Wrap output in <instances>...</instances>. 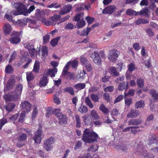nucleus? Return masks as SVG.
Segmentation results:
<instances>
[{"label":"nucleus","mask_w":158,"mask_h":158,"mask_svg":"<svg viewBox=\"0 0 158 158\" xmlns=\"http://www.w3.org/2000/svg\"><path fill=\"white\" fill-rule=\"evenodd\" d=\"M64 29L66 30H72L74 29L73 25L71 23H68L64 26Z\"/></svg>","instance_id":"51"},{"label":"nucleus","mask_w":158,"mask_h":158,"mask_svg":"<svg viewBox=\"0 0 158 158\" xmlns=\"http://www.w3.org/2000/svg\"><path fill=\"white\" fill-rule=\"evenodd\" d=\"M139 114V111L136 110L131 109L129 113H128L127 116L128 118H135Z\"/></svg>","instance_id":"15"},{"label":"nucleus","mask_w":158,"mask_h":158,"mask_svg":"<svg viewBox=\"0 0 158 158\" xmlns=\"http://www.w3.org/2000/svg\"><path fill=\"white\" fill-rule=\"evenodd\" d=\"M54 111L52 110V108L51 107H48L47 110L46 117H48L50 115L54 114Z\"/></svg>","instance_id":"47"},{"label":"nucleus","mask_w":158,"mask_h":158,"mask_svg":"<svg viewBox=\"0 0 158 158\" xmlns=\"http://www.w3.org/2000/svg\"><path fill=\"white\" fill-rule=\"evenodd\" d=\"M119 53V52L115 49L111 50L109 51L108 58L112 62H114L117 60Z\"/></svg>","instance_id":"5"},{"label":"nucleus","mask_w":158,"mask_h":158,"mask_svg":"<svg viewBox=\"0 0 158 158\" xmlns=\"http://www.w3.org/2000/svg\"><path fill=\"white\" fill-rule=\"evenodd\" d=\"M137 84L139 88H143L144 86V81L141 78H139L137 79Z\"/></svg>","instance_id":"44"},{"label":"nucleus","mask_w":158,"mask_h":158,"mask_svg":"<svg viewBox=\"0 0 158 158\" xmlns=\"http://www.w3.org/2000/svg\"><path fill=\"white\" fill-rule=\"evenodd\" d=\"M90 98L92 101L94 102H99V98L96 94H92L90 95Z\"/></svg>","instance_id":"34"},{"label":"nucleus","mask_w":158,"mask_h":158,"mask_svg":"<svg viewBox=\"0 0 158 158\" xmlns=\"http://www.w3.org/2000/svg\"><path fill=\"white\" fill-rule=\"evenodd\" d=\"M23 85L21 84L18 85L16 87L15 92H16L19 95L21 94L22 90Z\"/></svg>","instance_id":"36"},{"label":"nucleus","mask_w":158,"mask_h":158,"mask_svg":"<svg viewBox=\"0 0 158 158\" xmlns=\"http://www.w3.org/2000/svg\"><path fill=\"white\" fill-rule=\"evenodd\" d=\"M70 62V65H71L72 68H75L78 66V61L76 60H73V61H69Z\"/></svg>","instance_id":"52"},{"label":"nucleus","mask_w":158,"mask_h":158,"mask_svg":"<svg viewBox=\"0 0 158 158\" xmlns=\"http://www.w3.org/2000/svg\"><path fill=\"white\" fill-rule=\"evenodd\" d=\"M130 127L131 129V132H132V133L134 134H135L137 131H139L138 130H137V129L139 127L138 126L131 127Z\"/></svg>","instance_id":"60"},{"label":"nucleus","mask_w":158,"mask_h":158,"mask_svg":"<svg viewBox=\"0 0 158 158\" xmlns=\"http://www.w3.org/2000/svg\"><path fill=\"white\" fill-rule=\"evenodd\" d=\"M85 25V22L83 20L78 21V23L76 24V25L78 28L82 27Z\"/></svg>","instance_id":"50"},{"label":"nucleus","mask_w":158,"mask_h":158,"mask_svg":"<svg viewBox=\"0 0 158 158\" xmlns=\"http://www.w3.org/2000/svg\"><path fill=\"white\" fill-rule=\"evenodd\" d=\"M7 121L6 119L2 118L0 120V130L1 129L2 126L7 123Z\"/></svg>","instance_id":"56"},{"label":"nucleus","mask_w":158,"mask_h":158,"mask_svg":"<svg viewBox=\"0 0 158 158\" xmlns=\"http://www.w3.org/2000/svg\"><path fill=\"white\" fill-rule=\"evenodd\" d=\"M56 116L60 120L59 123L60 124H65L67 123V116L64 114H63L61 113H57L55 114Z\"/></svg>","instance_id":"10"},{"label":"nucleus","mask_w":158,"mask_h":158,"mask_svg":"<svg viewBox=\"0 0 158 158\" xmlns=\"http://www.w3.org/2000/svg\"><path fill=\"white\" fill-rule=\"evenodd\" d=\"M26 78L27 82L31 81L34 79L35 78L34 74L31 72H27L26 73Z\"/></svg>","instance_id":"28"},{"label":"nucleus","mask_w":158,"mask_h":158,"mask_svg":"<svg viewBox=\"0 0 158 158\" xmlns=\"http://www.w3.org/2000/svg\"><path fill=\"white\" fill-rule=\"evenodd\" d=\"M3 28L5 34H8L11 31V28L10 25L8 23L4 24Z\"/></svg>","instance_id":"19"},{"label":"nucleus","mask_w":158,"mask_h":158,"mask_svg":"<svg viewBox=\"0 0 158 158\" xmlns=\"http://www.w3.org/2000/svg\"><path fill=\"white\" fill-rule=\"evenodd\" d=\"M42 131L40 130H38L34 133V136L33 139L35 142L38 143H40L41 141V136L42 135Z\"/></svg>","instance_id":"9"},{"label":"nucleus","mask_w":158,"mask_h":158,"mask_svg":"<svg viewBox=\"0 0 158 158\" xmlns=\"http://www.w3.org/2000/svg\"><path fill=\"white\" fill-rule=\"evenodd\" d=\"M64 91L65 92H68L71 95H74V91L73 88L67 87L64 89Z\"/></svg>","instance_id":"41"},{"label":"nucleus","mask_w":158,"mask_h":158,"mask_svg":"<svg viewBox=\"0 0 158 158\" xmlns=\"http://www.w3.org/2000/svg\"><path fill=\"white\" fill-rule=\"evenodd\" d=\"M55 141V139L52 136L47 139L44 142V148L48 151L51 150L53 147L52 144Z\"/></svg>","instance_id":"3"},{"label":"nucleus","mask_w":158,"mask_h":158,"mask_svg":"<svg viewBox=\"0 0 158 158\" xmlns=\"http://www.w3.org/2000/svg\"><path fill=\"white\" fill-rule=\"evenodd\" d=\"M144 146L142 144V142L140 141L137 144L135 147L134 153L138 155H143L145 152H148L145 150Z\"/></svg>","instance_id":"6"},{"label":"nucleus","mask_w":158,"mask_h":158,"mask_svg":"<svg viewBox=\"0 0 158 158\" xmlns=\"http://www.w3.org/2000/svg\"><path fill=\"white\" fill-rule=\"evenodd\" d=\"M90 115L92 116V118H94L95 119H98L99 118L98 115L96 112L94 110H93L91 111Z\"/></svg>","instance_id":"46"},{"label":"nucleus","mask_w":158,"mask_h":158,"mask_svg":"<svg viewBox=\"0 0 158 158\" xmlns=\"http://www.w3.org/2000/svg\"><path fill=\"white\" fill-rule=\"evenodd\" d=\"M109 72L111 74H113L114 76H118L119 73L113 67H110L109 69Z\"/></svg>","instance_id":"26"},{"label":"nucleus","mask_w":158,"mask_h":158,"mask_svg":"<svg viewBox=\"0 0 158 158\" xmlns=\"http://www.w3.org/2000/svg\"><path fill=\"white\" fill-rule=\"evenodd\" d=\"M13 5L17 9V11L13 10L11 12V13L15 15H23L25 16H27L35 8L34 6L32 5L30 6L27 10L26 6L22 3H14Z\"/></svg>","instance_id":"1"},{"label":"nucleus","mask_w":158,"mask_h":158,"mask_svg":"<svg viewBox=\"0 0 158 158\" xmlns=\"http://www.w3.org/2000/svg\"><path fill=\"white\" fill-rule=\"evenodd\" d=\"M57 72V69L56 68L50 69H49L47 73L48 75H49L51 77H54Z\"/></svg>","instance_id":"21"},{"label":"nucleus","mask_w":158,"mask_h":158,"mask_svg":"<svg viewBox=\"0 0 158 158\" xmlns=\"http://www.w3.org/2000/svg\"><path fill=\"white\" fill-rule=\"evenodd\" d=\"M19 98V95L15 92H10L3 96V98L6 101H17Z\"/></svg>","instance_id":"4"},{"label":"nucleus","mask_w":158,"mask_h":158,"mask_svg":"<svg viewBox=\"0 0 158 158\" xmlns=\"http://www.w3.org/2000/svg\"><path fill=\"white\" fill-rule=\"evenodd\" d=\"M146 31L148 35L150 37H152L154 35V34L152 30L150 28H147L146 29Z\"/></svg>","instance_id":"57"},{"label":"nucleus","mask_w":158,"mask_h":158,"mask_svg":"<svg viewBox=\"0 0 158 158\" xmlns=\"http://www.w3.org/2000/svg\"><path fill=\"white\" fill-rule=\"evenodd\" d=\"M98 147L97 145H92L90 147H89L88 151L89 153H92L98 151Z\"/></svg>","instance_id":"27"},{"label":"nucleus","mask_w":158,"mask_h":158,"mask_svg":"<svg viewBox=\"0 0 158 158\" xmlns=\"http://www.w3.org/2000/svg\"><path fill=\"white\" fill-rule=\"evenodd\" d=\"M91 57L93 60L94 63L99 65L101 63V60L98 52H94L91 55Z\"/></svg>","instance_id":"11"},{"label":"nucleus","mask_w":158,"mask_h":158,"mask_svg":"<svg viewBox=\"0 0 158 158\" xmlns=\"http://www.w3.org/2000/svg\"><path fill=\"white\" fill-rule=\"evenodd\" d=\"M141 122V121L140 119H132L128 122V125L137 126L140 125Z\"/></svg>","instance_id":"18"},{"label":"nucleus","mask_w":158,"mask_h":158,"mask_svg":"<svg viewBox=\"0 0 158 158\" xmlns=\"http://www.w3.org/2000/svg\"><path fill=\"white\" fill-rule=\"evenodd\" d=\"M83 119V121L85 125H89L91 123L92 121L90 120L89 118L86 115H84L82 117Z\"/></svg>","instance_id":"39"},{"label":"nucleus","mask_w":158,"mask_h":158,"mask_svg":"<svg viewBox=\"0 0 158 158\" xmlns=\"http://www.w3.org/2000/svg\"><path fill=\"white\" fill-rule=\"evenodd\" d=\"M135 65L134 64L131 63L128 65V70L130 72H131L135 69Z\"/></svg>","instance_id":"63"},{"label":"nucleus","mask_w":158,"mask_h":158,"mask_svg":"<svg viewBox=\"0 0 158 158\" xmlns=\"http://www.w3.org/2000/svg\"><path fill=\"white\" fill-rule=\"evenodd\" d=\"M150 93L152 96L155 100L158 99V93L154 89H152L150 91Z\"/></svg>","instance_id":"33"},{"label":"nucleus","mask_w":158,"mask_h":158,"mask_svg":"<svg viewBox=\"0 0 158 158\" xmlns=\"http://www.w3.org/2000/svg\"><path fill=\"white\" fill-rule=\"evenodd\" d=\"M127 86L128 84L127 82L126 84L125 82L120 83L118 86V90L120 91H122L125 89H128Z\"/></svg>","instance_id":"23"},{"label":"nucleus","mask_w":158,"mask_h":158,"mask_svg":"<svg viewBox=\"0 0 158 158\" xmlns=\"http://www.w3.org/2000/svg\"><path fill=\"white\" fill-rule=\"evenodd\" d=\"M25 113L24 112L21 113L19 118V121L20 122H23L24 120V119L25 116Z\"/></svg>","instance_id":"59"},{"label":"nucleus","mask_w":158,"mask_h":158,"mask_svg":"<svg viewBox=\"0 0 158 158\" xmlns=\"http://www.w3.org/2000/svg\"><path fill=\"white\" fill-rule=\"evenodd\" d=\"M60 39V38L59 37H58L51 40L50 43L52 45V46L54 47L57 44L58 42Z\"/></svg>","instance_id":"45"},{"label":"nucleus","mask_w":158,"mask_h":158,"mask_svg":"<svg viewBox=\"0 0 158 158\" xmlns=\"http://www.w3.org/2000/svg\"><path fill=\"white\" fill-rule=\"evenodd\" d=\"M5 71L7 73H12L13 72V69L11 65H8L6 67Z\"/></svg>","instance_id":"43"},{"label":"nucleus","mask_w":158,"mask_h":158,"mask_svg":"<svg viewBox=\"0 0 158 158\" xmlns=\"http://www.w3.org/2000/svg\"><path fill=\"white\" fill-rule=\"evenodd\" d=\"M42 21L46 26L51 25V20H48L45 18H43L42 19Z\"/></svg>","instance_id":"54"},{"label":"nucleus","mask_w":158,"mask_h":158,"mask_svg":"<svg viewBox=\"0 0 158 158\" xmlns=\"http://www.w3.org/2000/svg\"><path fill=\"white\" fill-rule=\"evenodd\" d=\"M85 69L87 71L89 72L91 71L92 70V67L91 64L89 62L85 65Z\"/></svg>","instance_id":"53"},{"label":"nucleus","mask_w":158,"mask_h":158,"mask_svg":"<svg viewBox=\"0 0 158 158\" xmlns=\"http://www.w3.org/2000/svg\"><path fill=\"white\" fill-rule=\"evenodd\" d=\"M20 52L23 56V58H25L27 59L28 58L29 55L27 52L22 50H21Z\"/></svg>","instance_id":"64"},{"label":"nucleus","mask_w":158,"mask_h":158,"mask_svg":"<svg viewBox=\"0 0 158 158\" xmlns=\"http://www.w3.org/2000/svg\"><path fill=\"white\" fill-rule=\"evenodd\" d=\"M144 101L143 100H140L137 102L135 104V107L136 108H142L144 106Z\"/></svg>","instance_id":"31"},{"label":"nucleus","mask_w":158,"mask_h":158,"mask_svg":"<svg viewBox=\"0 0 158 158\" xmlns=\"http://www.w3.org/2000/svg\"><path fill=\"white\" fill-rule=\"evenodd\" d=\"M15 105L14 103H10L7 104L6 107V110L9 112L12 111L14 108Z\"/></svg>","instance_id":"32"},{"label":"nucleus","mask_w":158,"mask_h":158,"mask_svg":"<svg viewBox=\"0 0 158 158\" xmlns=\"http://www.w3.org/2000/svg\"><path fill=\"white\" fill-rule=\"evenodd\" d=\"M84 14L83 13H80L78 14L77 15L75 16L73 19V21L78 22L80 20H82L83 19V16Z\"/></svg>","instance_id":"24"},{"label":"nucleus","mask_w":158,"mask_h":158,"mask_svg":"<svg viewBox=\"0 0 158 158\" xmlns=\"http://www.w3.org/2000/svg\"><path fill=\"white\" fill-rule=\"evenodd\" d=\"M72 6L70 5L64 6L61 9L59 14L60 15H63L68 13L71 10Z\"/></svg>","instance_id":"12"},{"label":"nucleus","mask_w":158,"mask_h":158,"mask_svg":"<svg viewBox=\"0 0 158 158\" xmlns=\"http://www.w3.org/2000/svg\"><path fill=\"white\" fill-rule=\"evenodd\" d=\"M142 158H153V156L148 152H145L143 154Z\"/></svg>","instance_id":"55"},{"label":"nucleus","mask_w":158,"mask_h":158,"mask_svg":"<svg viewBox=\"0 0 158 158\" xmlns=\"http://www.w3.org/2000/svg\"><path fill=\"white\" fill-rule=\"evenodd\" d=\"M156 136L155 135L152 136L148 139V143L149 144L151 145L153 143H156Z\"/></svg>","instance_id":"49"},{"label":"nucleus","mask_w":158,"mask_h":158,"mask_svg":"<svg viewBox=\"0 0 158 158\" xmlns=\"http://www.w3.org/2000/svg\"><path fill=\"white\" fill-rule=\"evenodd\" d=\"M70 63V62H69L67 63V64L65 65V66L63 69V70L62 72V74H65V73H66V72H68L67 71L69 67Z\"/></svg>","instance_id":"61"},{"label":"nucleus","mask_w":158,"mask_h":158,"mask_svg":"<svg viewBox=\"0 0 158 158\" xmlns=\"http://www.w3.org/2000/svg\"><path fill=\"white\" fill-rule=\"evenodd\" d=\"M131 146L128 144H123L121 145L120 146L119 145H117L116 147V148L117 149H119V148H120L123 151L128 152L130 150Z\"/></svg>","instance_id":"13"},{"label":"nucleus","mask_w":158,"mask_h":158,"mask_svg":"<svg viewBox=\"0 0 158 158\" xmlns=\"http://www.w3.org/2000/svg\"><path fill=\"white\" fill-rule=\"evenodd\" d=\"M47 49V48L46 46H43L42 48L41 52L42 56H45L47 55L48 54Z\"/></svg>","instance_id":"48"},{"label":"nucleus","mask_w":158,"mask_h":158,"mask_svg":"<svg viewBox=\"0 0 158 158\" xmlns=\"http://www.w3.org/2000/svg\"><path fill=\"white\" fill-rule=\"evenodd\" d=\"M99 109L103 113L107 114L109 113V110L103 104L101 105L99 107Z\"/></svg>","instance_id":"37"},{"label":"nucleus","mask_w":158,"mask_h":158,"mask_svg":"<svg viewBox=\"0 0 158 158\" xmlns=\"http://www.w3.org/2000/svg\"><path fill=\"white\" fill-rule=\"evenodd\" d=\"M114 90V87L112 86L107 87L104 89V91L106 92H112Z\"/></svg>","instance_id":"58"},{"label":"nucleus","mask_w":158,"mask_h":158,"mask_svg":"<svg viewBox=\"0 0 158 158\" xmlns=\"http://www.w3.org/2000/svg\"><path fill=\"white\" fill-rule=\"evenodd\" d=\"M115 7L114 6H110L106 7L102 10V13L111 14L113 13L115 10Z\"/></svg>","instance_id":"14"},{"label":"nucleus","mask_w":158,"mask_h":158,"mask_svg":"<svg viewBox=\"0 0 158 158\" xmlns=\"http://www.w3.org/2000/svg\"><path fill=\"white\" fill-rule=\"evenodd\" d=\"M39 63L38 61H36L34 65L33 71L35 73H37L39 71Z\"/></svg>","instance_id":"38"},{"label":"nucleus","mask_w":158,"mask_h":158,"mask_svg":"<svg viewBox=\"0 0 158 158\" xmlns=\"http://www.w3.org/2000/svg\"><path fill=\"white\" fill-rule=\"evenodd\" d=\"M47 83L48 80L47 76H44L40 80L39 85L41 87H45L47 85Z\"/></svg>","instance_id":"20"},{"label":"nucleus","mask_w":158,"mask_h":158,"mask_svg":"<svg viewBox=\"0 0 158 158\" xmlns=\"http://www.w3.org/2000/svg\"><path fill=\"white\" fill-rule=\"evenodd\" d=\"M60 18V15H54L51 18V22L52 26H54L56 24V22L58 21V20Z\"/></svg>","instance_id":"17"},{"label":"nucleus","mask_w":158,"mask_h":158,"mask_svg":"<svg viewBox=\"0 0 158 158\" xmlns=\"http://www.w3.org/2000/svg\"><path fill=\"white\" fill-rule=\"evenodd\" d=\"M15 81L14 79H9L7 82V84L6 86V88L8 89H12L15 85Z\"/></svg>","instance_id":"16"},{"label":"nucleus","mask_w":158,"mask_h":158,"mask_svg":"<svg viewBox=\"0 0 158 158\" xmlns=\"http://www.w3.org/2000/svg\"><path fill=\"white\" fill-rule=\"evenodd\" d=\"M78 111L81 113H86L87 112L88 109L85 105H81L78 109Z\"/></svg>","instance_id":"25"},{"label":"nucleus","mask_w":158,"mask_h":158,"mask_svg":"<svg viewBox=\"0 0 158 158\" xmlns=\"http://www.w3.org/2000/svg\"><path fill=\"white\" fill-rule=\"evenodd\" d=\"M27 139V135L25 134L24 133L21 134L17 138V140H20L23 141L26 140Z\"/></svg>","instance_id":"35"},{"label":"nucleus","mask_w":158,"mask_h":158,"mask_svg":"<svg viewBox=\"0 0 158 158\" xmlns=\"http://www.w3.org/2000/svg\"><path fill=\"white\" fill-rule=\"evenodd\" d=\"M86 86V84L85 83H79L74 86V87L77 90H80L84 89Z\"/></svg>","instance_id":"22"},{"label":"nucleus","mask_w":158,"mask_h":158,"mask_svg":"<svg viewBox=\"0 0 158 158\" xmlns=\"http://www.w3.org/2000/svg\"><path fill=\"white\" fill-rule=\"evenodd\" d=\"M135 11L131 9H128L126 11V14L130 15H134Z\"/></svg>","instance_id":"62"},{"label":"nucleus","mask_w":158,"mask_h":158,"mask_svg":"<svg viewBox=\"0 0 158 158\" xmlns=\"http://www.w3.org/2000/svg\"><path fill=\"white\" fill-rule=\"evenodd\" d=\"M75 120L76 122V127H80L81 126V123L80 119V117L78 115L76 114L75 115Z\"/></svg>","instance_id":"42"},{"label":"nucleus","mask_w":158,"mask_h":158,"mask_svg":"<svg viewBox=\"0 0 158 158\" xmlns=\"http://www.w3.org/2000/svg\"><path fill=\"white\" fill-rule=\"evenodd\" d=\"M19 33L18 32H14L12 34V37L9 39L10 42L13 44H17L20 41Z\"/></svg>","instance_id":"7"},{"label":"nucleus","mask_w":158,"mask_h":158,"mask_svg":"<svg viewBox=\"0 0 158 158\" xmlns=\"http://www.w3.org/2000/svg\"><path fill=\"white\" fill-rule=\"evenodd\" d=\"M37 13H36V16H39L40 17H43L45 15H48V10H42L40 11L39 9L37 10Z\"/></svg>","instance_id":"30"},{"label":"nucleus","mask_w":158,"mask_h":158,"mask_svg":"<svg viewBox=\"0 0 158 158\" xmlns=\"http://www.w3.org/2000/svg\"><path fill=\"white\" fill-rule=\"evenodd\" d=\"M21 106L23 112L28 113L31 110V104L28 102H22Z\"/></svg>","instance_id":"8"},{"label":"nucleus","mask_w":158,"mask_h":158,"mask_svg":"<svg viewBox=\"0 0 158 158\" xmlns=\"http://www.w3.org/2000/svg\"><path fill=\"white\" fill-rule=\"evenodd\" d=\"M148 8H143L140 11L139 13V15L141 16H148Z\"/></svg>","instance_id":"29"},{"label":"nucleus","mask_w":158,"mask_h":158,"mask_svg":"<svg viewBox=\"0 0 158 158\" xmlns=\"http://www.w3.org/2000/svg\"><path fill=\"white\" fill-rule=\"evenodd\" d=\"M98 138V135L91 129L86 128L83 131L82 139L85 143H91L97 141Z\"/></svg>","instance_id":"2"},{"label":"nucleus","mask_w":158,"mask_h":158,"mask_svg":"<svg viewBox=\"0 0 158 158\" xmlns=\"http://www.w3.org/2000/svg\"><path fill=\"white\" fill-rule=\"evenodd\" d=\"M38 114L37 107L36 106H34L32 111L31 118L32 119L35 118Z\"/></svg>","instance_id":"40"}]
</instances>
